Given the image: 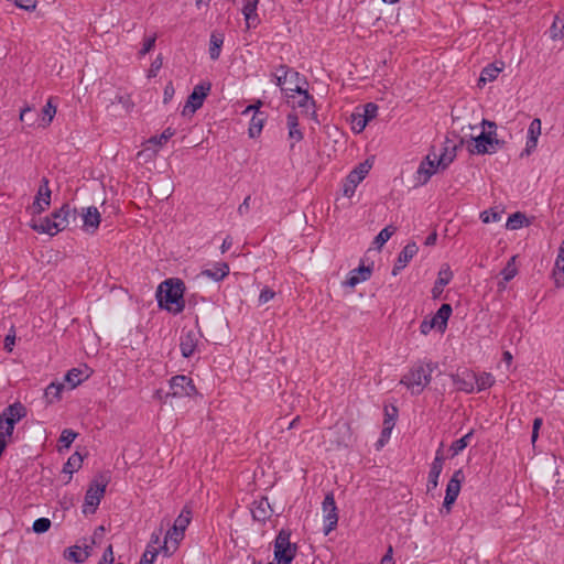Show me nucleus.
I'll list each match as a JSON object with an SVG mask.
<instances>
[{
    "instance_id": "38",
    "label": "nucleus",
    "mask_w": 564,
    "mask_h": 564,
    "mask_svg": "<svg viewBox=\"0 0 564 564\" xmlns=\"http://www.w3.org/2000/svg\"><path fill=\"white\" fill-rule=\"evenodd\" d=\"M475 390L480 392L491 388L496 380L490 372L476 373Z\"/></svg>"
},
{
    "instance_id": "64",
    "label": "nucleus",
    "mask_w": 564,
    "mask_h": 564,
    "mask_svg": "<svg viewBox=\"0 0 564 564\" xmlns=\"http://www.w3.org/2000/svg\"><path fill=\"white\" fill-rule=\"evenodd\" d=\"M174 87L172 85V83H169L165 88H164V93H163V102L164 104H167L169 101H171V99L173 98L174 96Z\"/></svg>"
},
{
    "instance_id": "29",
    "label": "nucleus",
    "mask_w": 564,
    "mask_h": 564,
    "mask_svg": "<svg viewBox=\"0 0 564 564\" xmlns=\"http://www.w3.org/2000/svg\"><path fill=\"white\" fill-rule=\"evenodd\" d=\"M371 276V269L366 265H360L358 269H354L349 272L345 285L355 288L357 284L367 281Z\"/></svg>"
},
{
    "instance_id": "62",
    "label": "nucleus",
    "mask_w": 564,
    "mask_h": 564,
    "mask_svg": "<svg viewBox=\"0 0 564 564\" xmlns=\"http://www.w3.org/2000/svg\"><path fill=\"white\" fill-rule=\"evenodd\" d=\"M162 64H163L162 58L161 57H156L152 62V64H151V67L149 69V75L148 76L149 77H155L158 75L159 70L161 69Z\"/></svg>"
},
{
    "instance_id": "52",
    "label": "nucleus",
    "mask_w": 564,
    "mask_h": 564,
    "mask_svg": "<svg viewBox=\"0 0 564 564\" xmlns=\"http://www.w3.org/2000/svg\"><path fill=\"white\" fill-rule=\"evenodd\" d=\"M14 431V425L10 424L7 419L0 416V438L6 441V437H11Z\"/></svg>"
},
{
    "instance_id": "56",
    "label": "nucleus",
    "mask_w": 564,
    "mask_h": 564,
    "mask_svg": "<svg viewBox=\"0 0 564 564\" xmlns=\"http://www.w3.org/2000/svg\"><path fill=\"white\" fill-rule=\"evenodd\" d=\"M155 41H156L155 34L152 36L145 37L143 41V44H142V48L140 50L139 54L141 56H144L145 54H148L154 47Z\"/></svg>"
},
{
    "instance_id": "50",
    "label": "nucleus",
    "mask_w": 564,
    "mask_h": 564,
    "mask_svg": "<svg viewBox=\"0 0 564 564\" xmlns=\"http://www.w3.org/2000/svg\"><path fill=\"white\" fill-rule=\"evenodd\" d=\"M51 524L48 518H39L33 522L32 530L37 534H42L50 530Z\"/></svg>"
},
{
    "instance_id": "48",
    "label": "nucleus",
    "mask_w": 564,
    "mask_h": 564,
    "mask_svg": "<svg viewBox=\"0 0 564 564\" xmlns=\"http://www.w3.org/2000/svg\"><path fill=\"white\" fill-rule=\"evenodd\" d=\"M175 134V130L172 128H166L160 135L151 137L148 142L153 143L155 145L165 144L173 135Z\"/></svg>"
},
{
    "instance_id": "61",
    "label": "nucleus",
    "mask_w": 564,
    "mask_h": 564,
    "mask_svg": "<svg viewBox=\"0 0 564 564\" xmlns=\"http://www.w3.org/2000/svg\"><path fill=\"white\" fill-rule=\"evenodd\" d=\"M113 561H115L113 550H112V545L110 544L105 550V552L102 554V557H101V560L99 562L100 563H105V564H112Z\"/></svg>"
},
{
    "instance_id": "59",
    "label": "nucleus",
    "mask_w": 564,
    "mask_h": 564,
    "mask_svg": "<svg viewBox=\"0 0 564 564\" xmlns=\"http://www.w3.org/2000/svg\"><path fill=\"white\" fill-rule=\"evenodd\" d=\"M17 7L25 10L32 11L36 7V0H11Z\"/></svg>"
},
{
    "instance_id": "30",
    "label": "nucleus",
    "mask_w": 564,
    "mask_h": 564,
    "mask_svg": "<svg viewBox=\"0 0 564 564\" xmlns=\"http://www.w3.org/2000/svg\"><path fill=\"white\" fill-rule=\"evenodd\" d=\"M90 373L88 372V368H72L64 376V381L68 383L69 389H74L79 386L83 381L88 379Z\"/></svg>"
},
{
    "instance_id": "16",
    "label": "nucleus",
    "mask_w": 564,
    "mask_h": 564,
    "mask_svg": "<svg viewBox=\"0 0 564 564\" xmlns=\"http://www.w3.org/2000/svg\"><path fill=\"white\" fill-rule=\"evenodd\" d=\"M200 337L199 332L194 329H183L180 337V349L184 358H189L196 350L198 339Z\"/></svg>"
},
{
    "instance_id": "7",
    "label": "nucleus",
    "mask_w": 564,
    "mask_h": 564,
    "mask_svg": "<svg viewBox=\"0 0 564 564\" xmlns=\"http://www.w3.org/2000/svg\"><path fill=\"white\" fill-rule=\"evenodd\" d=\"M291 533L281 530L274 541V560L278 564H291L296 555V545L290 542Z\"/></svg>"
},
{
    "instance_id": "5",
    "label": "nucleus",
    "mask_w": 564,
    "mask_h": 564,
    "mask_svg": "<svg viewBox=\"0 0 564 564\" xmlns=\"http://www.w3.org/2000/svg\"><path fill=\"white\" fill-rule=\"evenodd\" d=\"M109 478L106 475H99L96 477L89 485L86 495L85 501L83 505V512L85 514H93L96 512L105 492L106 487L108 485Z\"/></svg>"
},
{
    "instance_id": "49",
    "label": "nucleus",
    "mask_w": 564,
    "mask_h": 564,
    "mask_svg": "<svg viewBox=\"0 0 564 564\" xmlns=\"http://www.w3.org/2000/svg\"><path fill=\"white\" fill-rule=\"evenodd\" d=\"M191 514L192 512L189 510L184 509L174 522V531L185 530L191 522Z\"/></svg>"
},
{
    "instance_id": "41",
    "label": "nucleus",
    "mask_w": 564,
    "mask_h": 564,
    "mask_svg": "<svg viewBox=\"0 0 564 564\" xmlns=\"http://www.w3.org/2000/svg\"><path fill=\"white\" fill-rule=\"evenodd\" d=\"M550 35L553 40H558L564 36V14L555 15L553 23L550 28Z\"/></svg>"
},
{
    "instance_id": "42",
    "label": "nucleus",
    "mask_w": 564,
    "mask_h": 564,
    "mask_svg": "<svg viewBox=\"0 0 564 564\" xmlns=\"http://www.w3.org/2000/svg\"><path fill=\"white\" fill-rule=\"evenodd\" d=\"M83 457L79 453H74L70 455L63 467V471L67 474H73L82 467Z\"/></svg>"
},
{
    "instance_id": "13",
    "label": "nucleus",
    "mask_w": 564,
    "mask_h": 564,
    "mask_svg": "<svg viewBox=\"0 0 564 564\" xmlns=\"http://www.w3.org/2000/svg\"><path fill=\"white\" fill-rule=\"evenodd\" d=\"M476 372L470 369H462L452 375V381L457 390L473 393L475 390Z\"/></svg>"
},
{
    "instance_id": "45",
    "label": "nucleus",
    "mask_w": 564,
    "mask_h": 564,
    "mask_svg": "<svg viewBox=\"0 0 564 564\" xmlns=\"http://www.w3.org/2000/svg\"><path fill=\"white\" fill-rule=\"evenodd\" d=\"M525 221H527L525 215L520 212H517L509 216L506 227L509 230H517V229L521 228Z\"/></svg>"
},
{
    "instance_id": "55",
    "label": "nucleus",
    "mask_w": 564,
    "mask_h": 564,
    "mask_svg": "<svg viewBox=\"0 0 564 564\" xmlns=\"http://www.w3.org/2000/svg\"><path fill=\"white\" fill-rule=\"evenodd\" d=\"M378 105L373 102H368L364 106V112L362 118L366 119L368 122L377 117L378 115Z\"/></svg>"
},
{
    "instance_id": "46",
    "label": "nucleus",
    "mask_w": 564,
    "mask_h": 564,
    "mask_svg": "<svg viewBox=\"0 0 564 564\" xmlns=\"http://www.w3.org/2000/svg\"><path fill=\"white\" fill-rule=\"evenodd\" d=\"M516 259L517 256L511 257L507 262L506 267L500 272L505 282L511 281L518 273V269L516 267Z\"/></svg>"
},
{
    "instance_id": "14",
    "label": "nucleus",
    "mask_w": 564,
    "mask_h": 564,
    "mask_svg": "<svg viewBox=\"0 0 564 564\" xmlns=\"http://www.w3.org/2000/svg\"><path fill=\"white\" fill-rule=\"evenodd\" d=\"M438 170H441V167L437 166V154H427L420 163L416 171L419 183L422 185L426 184Z\"/></svg>"
},
{
    "instance_id": "1",
    "label": "nucleus",
    "mask_w": 564,
    "mask_h": 564,
    "mask_svg": "<svg viewBox=\"0 0 564 564\" xmlns=\"http://www.w3.org/2000/svg\"><path fill=\"white\" fill-rule=\"evenodd\" d=\"M184 282L180 279H166L156 290L159 306L173 314H180L185 307Z\"/></svg>"
},
{
    "instance_id": "43",
    "label": "nucleus",
    "mask_w": 564,
    "mask_h": 564,
    "mask_svg": "<svg viewBox=\"0 0 564 564\" xmlns=\"http://www.w3.org/2000/svg\"><path fill=\"white\" fill-rule=\"evenodd\" d=\"M501 70H502V68L497 67L495 64H490V65L486 66L481 70L479 84L495 80Z\"/></svg>"
},
{
    "instance_id": "6",
    "label": "nucleus",
    "mask_w": 564,
    "mask_h": 564,
    "mask_svg": "<svg viewBox=\"0 0 564 564\" xmlns=\"http://www.w3.org/2000/svg\"><path fill=\"white\" fill-rule=\"evenodd\" d=\"M170 390L165 392V399L169 398H191L197 394V389L192 378L185 375L173 376L169 380Z\"/></svg>"
},
{
    "instance_id": "26",
    "label": "nucleus",
    "mask_w": 564,
    "mask_h": 564,
    "mask_svg": "<svg viewBox=\"0 0 564 564\" xmlns=\"http://www.w3.org/2000/svg\"><path fill=\"white\" fill-rule=\"evenodd\" d=\"M271 513L272 509L267 498H261L252 503L251 514L256 521L264 522L271 517Z\"/></svg>"
},
{
    "instance_id": "58",
    "label": "nucleus",
    "mask_w": 564,
    "mask_h": 564,
    "mask_svg": "<svg viewBox=\"0 0 564 564\" xmlns=\"http://www.w3.org/2000/svg\"><path fill=\"white\" fill-rule=\"evenodd\" d=\"M275 296V292L269 288H264L259 295L258 302L260 305L268 303Z\"/></svg>"
},
{
    "instance_id": "31",
    "label": "nucleus",
    "mask_w": 564,
    "mask_h": 564,
    "mask_svg": "<svg viewBox=\"0 0 564 564\" xmlns=\"http://www.w3.org/2000/svg\"><path fill=\"white\" fill-rule=\"evenodd\" d=\"M452 278L453 273L448 267L440 270L437 279L432 288L433 299H437L441 296L444 286H446L451 282Z\"/></svg>"
},
{
    "instance_id": "9",
    "label": "nucleus",
    "mask_w": 564,
    "mask_h": 564,
    "mask_svg": "<svg viewBox=\"0 0 564 564\" xmlns=\"http://www.w3.org/2000/svg\"><path fill=\"white\" fill-rule=\"evenodd\" d=\"M452 306L447 303L441 305L435 315L430 319L422 321L420 330L423 335H427L433 328L444 332L447 327L448 318L452 315Z\"/></svg>"
},
{
    "instance_id": "34",
    "label": "nucleus",
    "mask_w": 564,
    "mask_h": 564,
    "mask_svg": "<svg viewBox=\"0 0 564 564\" xmlns=\"http://www.w3.org/2000/svg\"><path fill=\"white\" fill-rule=\"evenodd\" d=\"M554 284L557 289L564 286V254L557 253L553 272Z\"/></svg>"
},
{
    "instance_id": "28",
    "label": "nucleus",
    "mask_w": 564,
    "mask_h": 564,
    "mask_svg": "<svg viewBox=\"0 0 564 564\" xmlns=\"http://www.w3.org/2000/svg\"><path fill=\"white\" fill-rule=\"evenodd\" d=\"M259 0H245L243 7H242V14L246 20L247 28H256L259 23V18L257 14V7H258Z\"/></svg>"
},
{
    "instance_id": "4",
    "label": "nucleus",
    "mask_w": 564,
    "mask_h": 564,
    "mask_svg": "<svg viewBox=\"0 0 564 564\" xmlns=\"http://www.w3.org/2000/svg\"><path fill=\"white\" fill-rule=\"evenodd\" d=\"M482 124H487L490 129H496V123L492 121L484 120ZM503 144V141L496 138L495 130H489L487 132L481 131L479 135L471 137V143L468 147V151L471 154H491L502 148Z\"/></svg>"
},
{
    "instance_id": "36",
    "label": "nucleus",
    "mask_w": 564,
    "mask_h": 564,
    "mask_svg": "<svg viewBox=\"0 0 564 564\" xmlns=\"http://www.w3.org/2000/svg\"><path fill=\"white\" fill-rule=\"evenodd\" d=\"M223 44L224 35L220 33H212L209 41V57L213 61H217L219 58Z\"/></svg>"
},
{
    "instance_id": "27",
    "label": "nucleus",
    "mask_w": 564,
    "mask_h": 564,
    "mask_svg": "<svg viewBox=\"0 0 564 564\" xmlns=\"http://www.w3.org/2000/svg\"><path fill=\"white\" fill-rule=\"evenodd\" d=\"M185 530L174 531L169 530L165 536L164 545L162 546V551L166 556H171L174 551L177 549L178 542L183 539Z\"/></svg>"
},
{
    "instance_id": "19",
    "label": "nucleus",
    "mask_w": 564,
    "mask_h": 564,
    "mask_svg": "<svg viewBox=\"0 0 564 564\" xmlns=\"http://www.w3.org/2000/svg\"><path fill=\"white\" fill-rule=\"evenodd\" d=\"M82 218L83 230L88 234H95L101 221V216L97 207L89 206L87 208H83Z\"/></svg>"
},
{
    "instance_id": "17",
    "label": "nucleus",
    "mask_w": 564,
    "mask_h": 564,
    "mask_svg": "<svg viewBox=\"0 0 564 564\" xmlns=\"http://www.w3.org/2000/svg\"><path fill=\"white\" fill-rule=\"evenodd\" d=\"M262 105V102L259 100L257 105H250L246 108L243 113H247L249 111H254L252 115V118L250 120L249 126V137L250 138H257L263 128L264 121L267 120V115L264 112L258 111V108Z\"/></svg>"
},
{
    "instance_id": "10",
    "label": "nucleus",
    "mask_w": 564,
    "mask_h": 564,
    "mask_svg": "<svg viewBox=\"0 0 564 564\" xmlns=\"http://www.w3.org/2000/svg\"><path fill=\"white\" fill-rule=\"evenodd\" d=\"M322 510L324 517L323 531L325 535H328L333 530H335L338 523V512L333 492L326 494L322 502Z\"/></svg>"
},
{
    "instance_id": "32",
    "label": "nucleus",
    "mask_w": 564,
    "mask_h": 564,
    "mask_svg": "<svg viewBox=\"0 0 564 564\" xmlns=\"http://www.w3.org/2000/svg\"><path fill=\"white\" fill-rule=\"evenodd\" d=\"M90 551V545H85L84 549L75 545L66 549L64 552V556L65 558L73 561L75 563H84L89 557Z\"/></svg>"
},
{
    "instance_id": "51",
    "label": "nucleus",
    "mask_w": 564,
    "mask_h": 564,
    "mask_svg": "<svg viewBox=\"0 0 564 564\" xmlns=\"http://www.w3.org/2000/svg\"><path fill=\"white\" fill-rule=\"evenodd\" d=\"M76 436L77 434L73 430L65 429L62 432L58 442L61 443V446L68 448L76 438Z\"/></svg>"
},
{
    "instance_id": "60",
    "label": "nucleus",
    "mask_w": 564,
    "mask_h": 564,
    "mask_svg": "<svg viewBox=\"0 0 564 564\" xmlns=\"http://www.w3.org/2000/svg\"><path fill=\"white\" fill-rule=\"evenodd\" d=\"M358 184L350 183V180L346 177V181L343 185V194L346 197H351L355 194L356 187Z\"/></svg>"
},
{
    "instance_id": "11",
    "label": "nucleus",
    "mask_w": 564,
    "mask_h": 564,
    "mask_svg": "<svg viewBox=\"0 0 564 564\" xmlns=\"http://www.w3.org/2000/svg\"><path fill=\"white\" fill-rule=\"evenodd\" d=\"M464 479L465 475L462 469L455 470L453 476L451 477L446 486L445 498L443 501V508L446 509V513L451 512L452 506L454 505L460 492V486Z\"/></svg>"
},
{
    "instance_id": "24",
    "label": "nucleus",
    "mask_w": 564,
    "mask_h": 564,
    "mask_svg": "<svg viewBox=\"0 0 564 564\" xmlns=\"http://www.w3.org/2000/svg\"><path fill=\"white\" fill-rule=\"evenodd\" d=\"M230 272V268L227 262H216L213 268L204 269L199 275L208 278L215 282L223 281L226 276H228Z\"/></svg>"
},
{
    "instance_id": "47",
    "label": "nucleus",
    "mask_w": 564,
    "mask_h": 564,
    "mask_svg": "<svg viewBox=\"0 0 564 564\" xmlns=\"http://www.w3.org/2000/svg\"><path fill=\"white\" fill-rule=\"evenodd\" d=\"M395 232V228L392 226L384 227L375 238L373 243L380 248L382 247Z\"/></svg>"
},
{
    "instance_id": "3",
    "label": "nucleus",
    "mask_w": 564,
    "mask_h": 564,
    "mask_svg": "<svg viewBox=\"0 0 564 564\" xmlns=\"http://www.w3.org/2000/svg\"><path fill=\"white\" fill-rule=\"evenodd\" d=\"M436 367L434 362L415 365L402 377L400 383L410 389L412 394H420L430 384L432 373Z\"/></svg>"
},
{
    "instance_id": "40",
    "label": "nucleus",
    "mask_w": 564,
    "mask_h": 564,
    "mask_svg": "<svg viewBox=\"0 0 564 564\" xmlns=\"http://www.w3.org/2000/svg\"><path fill=\"white\" fill-rule=\"evenodd\" d=\"M474 431H469L467 434H465L459 440H456L452 443L449 451L452 452V457L458 455L460 452H463L469 444L470 438L473 437Z\"/></svg>"
},
{
    "instance_id": "12",
    "label": "nucleus",
    "mask_w": 564,
    "mask_h": 564,
    "mask_svg": "<svg viewBox=\"0 0 564 564\" xmlns=\"http://www.w3.org/2000/svg\"><path fill=\"white\" fill-rule=\"evenodd\" d=\"M51 189L48 187V180L43 177L39 186L37 193L34 197L31 210L33 215L42 214L51 205Z\"/></svg>"
},
{
    "instance_id": "33",
    "label": "nucleus",
    "mask_w": 564,
    "mask_h": 564,
    "mask_svg": "<svg viewBox=\"0 0 564 564\" xmlns=\"http://www.w3.org/2000/svg\"><path fill=\"white\" fill-rule=\"evenodd\" d=\"M64 388L65 386L63 382H51L44 391L46 403L52 404L58 401L62 397Z\"/></svg>"
},
{
    "instance_id": "57",
    "label": "nucleus",
    "mask_w": 564,
    "mask_h": 564,
    "mask_svg": "<svg viewBox=\"0 0 564 564\" xmlns=\"http://www.w3.org/2000/svg\"><path fill=\"white\" fill-rule=\"evenodd\" d=\"M14 343H15V330L13 327H11V329L9 330V333L7 334V336L4 337V349L9 352L12 351V348L14 346Z\"/></svg>"
},
{
    "instance_id": "22",
    "label": "nucleus",
    "mask_w": 564,
    "mask_h": 564,
    "mask_svg": "<svg viewBox=\"0 0 564 564\" xmlns=\"http://www.w3.org/2000/svg\"><path fill=\"white\" fill-rule=\"evenodd\" d=\"M293 95L294 98H288L289 100L292 99L293 107L297 106L299 108L304 109L306 112L312 109V115H315V100L313 96L310 95L306 87L293 91Z\"/></svg>"
},
{
    "instance_id": "2",
    "label": "nucleus",
    "mask_w": 564,
    "mask_h": 564,
    "mask_svg": "<svg viewBox=\"0 0 564 564\" xmlns=\"http://www.w3.org/2000/svg\"><path fill=\"white\" fill-rule=\"evenodd\" d=\"M70 217L76 219V209H72L68 204H64L59 209L54 210L51 216L39 220L32 219L30 227L40 234L55 236L68 226Z\"/></svg>"
},
{
    "instance_id": "35",
    "label": "nucleus",
    "mask_w": 564,
    "mask_h": 564,
    "mask_svg": "<svg viewBox=\"0 0 564 564\" xmlns=\"http://www.w3.org/2000/svg\"><path fill=\"white\" fill-rule=\"evenodd\" d=\"M286 124L289 128V137L296 142L303 139V133L299 129V117L295 112H290L286 117Z\"/></svg>"
},
{
    "instance_id": "23",
    "label": "nucleus",
    "mask_w": 564,
    "mask_h": 564,
    "mask_svg": "<svg viewBox=\"0 0 564 564\" xmlns=\"http://www.w3.org/2000/svg\"><path fill=\"white\" fill-rule=\"evenodd\" d=\"M541 135V120L535 118L531 121L528 129V138L525 143V149L522 152L521 156L524 154L529 155L538 144V139Z\"/></svg>"
},
{
    "instance_id": "54",
    "label": "nucleus",
    "mask_w": 564,
    "mask_h": 564,
    "mask_svg": "<svg viewBox=\"0 0 564 564\" xmlns=\"http://www.w3.org/2000/svg\"><path fill=\"white\" fill-rule=\"evenodd\" d=\"M480 218L485 224L497 223L501 219V213L494 209L485 210L480 214Z\"/></svg>"
},
{
    "instance_id": "44",
    "label": "nucleus",
    "mask_w": 564,
    "mask_h": 564,
    "mask_svg": "<svg viewBox=\"0 0 564 564\" xmlns=\"http://www.w3.org/2000/svg\"><path fill=\"white\" fill-rule=\"evenodd\" d=\"M398 416V409L395 406H384V420L383 427L387 432H391L395 424V419Z\"/></svg>"
},
{
    "instance_id": "53",
    "label": "nucleus",
    "mask_w": 564,
    "mask_h": 564,
    "mask_svg": "<svg viewBox=\"0 0 564 564\" xmlns=\"http://www.w3.org/2000/svg\"><path fill=\"white\" fill-rule=\"evenodd\" d=\"M352 130L356 133H360L365 130L366 126L368 124V121L362 118L361 113H354L352 115Z\"/></svg>"
},
{
    "instance_id": "15",
    "label": "nucleus",
    "mask_w": 564,
    "mask_h": 564,
    "mask_svg": "<svg viewBox=\"0 0 564 564\" xmlns=\"http://www.w3.org/2000/svg\"><path fill=\"white\" fill-rule=\"evenodd\" d=\"M463 143L464 139H462L458 144L448 137L445 139L442 152L437 155V166H440L442 171L446 170L455 160L456 151Z\"/></svg>"
},
{
    "instance_id": "20",
    "label": "nucleus",
    "mask_w": 564,
    "mask_h": 564,
    "mask_svg": "<svg viewBox=\"0 0 564 564\" xmlns=\"http://www.w3.org/2000/svg\"><path fill=\"white\" fill-rule=\"evenodd\" d=\"M417 251L419 248L415 242L406 243L398 256L392 269V275H398L399 272L408 265Z\"/></svg>"
},
{
    "instance_id": "63",
    "label": "nucleus",
    "mask_w": 564,
    "mask_h": 564,
    "mask_svg": "<svg viewBox=\"0 0 564 564\" xmlns=\"http://www.w3.org/2000/svg\"><path fill=\"white\" fill-rule=\"evenodd\" d=\"M250 203H251V196H250V195H248V196L243 199V202L238 206L237 212H238V214H239L240 216H243V215H246V214H248V213H249V210H250Z\"/></svg>"
},
{
    "instance_id": "18",
    "label": "nucleus",
    "mask_w": 564,
    "mask_h": 564,
    "mask_svg": "<svg viewBox=\"0 0 564 564\" xmlns=\"http://www.w3.org/2000/svg\"><path fill=\"white\" fill-rule=\"evenodd\" d=\"M443 444H441L440 448L435 453L434 460L432 462L431 469L429 473L427 479V490L431 491L438 486V478L443 470L444 456H443Z\"/></svg>"
},
{
    "instance_id": "21",
    "label": "nucleus",
    "mask_w": 564,
    "mask_h": 564,
    "mask_svg": "<svg viewBox=\"0 0 564 564\" xmlns=\"http://www.w3.org/2000/svg\"><path fill=\"white\" fill-rule=\"evenodd\" d=\"M26 414L28 410L25 405L18 401L4 408V410L0 413V416L7 419L10 424L15 426V424L24 419Z\"/></svg>"
},
{
    "instance_id": "25",
    "label": "nucleus",
    "mask_w": 564,
    "mask_h": 564,
    "mask_svg": "<svg viewBox=\"0 0 564 564\" xmlns=\"http://www.w3.org/2000/svg\"><path fill=\"white\" fill-rule=\"evenodd\" d=\"M308 85L307 79L299 72L292 69L288 75V87L285 89L286 98H294L293 91L302 89Z\"/></svg>"
},
{
    "instance_id": "39",
    "label": "nucleus",
    "mask_w": 564,
    "mask_h": 564,
    "mask_svg": "<svg viewBox=\"0 0 564 564\" xmlns=\"http://www.w3.org/2000/svg\"><path fill=\"white\" fill-rule=\"evenodd\" d=\"M55 115L56 106L53 105V98L51 97L42 109V118L40 124L43 127L48 126L53 121Z\"/></svg>"
},
{
    "instance_id": "8",
    "label": "nucleus",
    "mask_w": 564,
    "mask_h": 564,
    "mask_svg": "<svg viewBox=\"0 0 564 564\" xmlns=\"http://www.w3.org/2000/svg\"><path fill=\"white\" fill-rule=\"evenodd\" d=\"M212 89L210 82H203L193 88V91L187 97L186 104L182 110L183 116L195 113L204 104L205 98Z\"/></svg>"
},
{
    "instance_id": "37",
    "label": "nucleus",
    "mask_w": 564,
    "mask_h": 564,
    "mask_svg": "<svg viewBox=\"0 0 564 564\" xmlns=\"http://www.w3.org/2000/svg\"><path fill=\"white\" fill-rule=\"evenodd\" d=\"M370 169L371 165L368 163V161H366L355 167L347 177L350 180V183L359 184L364 181Z\"/></svg>"
}]
</instances>
